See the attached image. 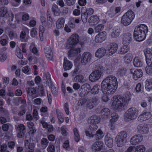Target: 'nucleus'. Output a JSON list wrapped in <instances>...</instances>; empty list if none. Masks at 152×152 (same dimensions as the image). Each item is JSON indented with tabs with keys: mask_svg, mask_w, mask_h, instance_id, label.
<instances>
[{
	"mask_svg": "<svg viewBox=\"0 0 152 152\" xmlns=\"http://www.w3.org/2000/svg\"><path fill=\"white\" fill-rule=\"evenodd\" d=\"M118 84L116 77L113 75H109L102 82V90L104 94H113L117 88Z\"/></svg>",
	"mask_w": 152,
	"mask_h": 152,
	"instance_id": "1",
	"label": "nucleus"
},
{
	"mask_svg": "<svg viewBox=\"0 0 152 152\" xmlns=\"http://www.w3.org/2000/svg\"><path fill=\"white\" fill-rule=\"evenodd\" d=\"M148 31V27L144 24H142L136 27L134 32V39L139 42L143 41L145 39Z\"/></svg>",
	"mask_w": 152,
	"mask_h": 152,
	"instance_id": "2",
	"label": "nucleus"
},
{
	"mask_svg": "<svg viewBox=\"0 0 152 152\" xmlns=\"http://www.w3.org/2000/svg\"><path fill=\"white\" fill-rule=\"evenodd\" d=\"M112 107L118 111L121 110L126 105L123 97L118 95L114 96L111 99Z\"/></svg>",
	"mask_w": 152,
	"mask_h": 152,
	"instance_id": "3",
	"label": "nucleus"
},
{
	"mask_svg": "<svg viewBox=\"0 0 152 152\" xmlns=\"http://www.w3.org/2000/svg\"><path fill=\"white\" fill-rule=\"evenodd\" d=\"M135 15L131 10H129L122 17L121 19V23L125 26L129 25L134 18Z\"/></svg>",
	"mask_w": 152,
	"mask_h": 152,
	"instance_id": "4",
	"label": "nucleus"
},
{
	"mask_svg": "<svg viewBox=\"0 0 152 152\" xmlns=\"http://www.w3.org/2000/svg\"><path fill=\"white\" fill-rule=\"evenodd\" d=\"M144 53L145 56V60L148 68L146 67L148 70L151 72L152 70V49L146 48L144 50Z\"/></svg>",
	"mask_w": 152,
	"mask_h": 152,
	"instance_id": "5",
	"label": "nucleus"
},
{
	"mask_svg": "<svg viewBox=\"0 0 152 152\" xmlns=\"http://www.w3.org/2000/svg\"><path fill=\"white\" fill-rule=\"evenodd\" d=\"M138 110L135 108H129L125 113V118L128 121L133 120L138 115Z\"/></svg>",
	"mask_w": 152,
	"mask_h": 152,
	"instance_id": "6",
	"label": "nucleus"
},
{
	"mask_svg": "<svg viewBox=\"0 0 152 152\" xmlns=\"http://www.w3.org/2000/svg\"><path fill=\"white\" fill-rule=\"evenodd\" d=\"M127 135V134L125 131L121 132L118 133L115 139L118 147H122L124 145Z\"/></svg>",
	"mask_w": 152,
	"mask_h": 152,
	"instance_id": "7",
	"label": "nucleus"
},
{
	"mask_svg": "<svg viewBox=\"0 0 152 152\" xmlns=\"http://www.w3.org/2000/svg\"><path fill=\"white\" fill-rule=\"evenodd\" d=\"M102 70L99 66L97 67L96 69L93 71L89 76L90 80L94 82L98 80L101 77L102 73Z\"/></svg>",
	"mask_w": 152,
	"mask_h": 152,
	"instance_id": "8",
	"label": "nucleus"
},
{
	"mask_svg": "<svg viewBox=\"0 0 152 152\" xmlns=\"http://www.w3.org/2000/svg\"><path fill=\"white\" fill-rule=\"evenodd\" d=\"M80 38L79 35L76 34L71 35L68 40L66 45L68 48L75 47L79 43Z\"/></svg>",
	"mask_w": 152,
	"mask_h": 152,
	"instance_id": "9",
	"label": "nucleus"
},
{
	"mask_svg": "<svg viewBox=\"0 0 152 152\" xmlns=\"http://www.w3.org/2000/svg\"><path fill=\"white\" fill-rule=\"evenodd\" d=\"M103 143L101 141H98L93 144L91 148L94 152H105Z\"/></svg>",
	"mask_w": 152,
	"mask_h": 152,
	"instance_id": "10",
	"label": "nucleus"
},
{
	"mask_svg": "<svg viewBox=\"0 0 152 152\" xmlns=\"http://www.w3.org/2000/svg\"><path fill=\"white\" fill-rule=\"evenodd\" d=\"M42 26L39 27V36L40 40L42 41L43 39V33L44 31L45 28L46 29H49L52 27V23L49 22H46Z\"/></svg>",
	"mask_w": 152,
	"mask_h": 152,
	"instance_id": "11",
	"label": "nucleus"
},
{
	"mask_svg": "<svg viewBox=\"0 0 152 152\" xmlns=\"http://www.w3.org/2000/svg\"><path fill=\"white\" fill-rule=\"evenodd\" d=\"M17 132V136L19 138L23 137L26 131L25 126L22 124H19L15 126Z\"/></svg>",
	"mask_w": 152,
	"mask_h": 152,
	"instance_id": "12",
	"label": "nucleus"
},
{
	"mask_svg": "<svg viewBox=\"0 0 152 152\" xmlns=\"http://www.w3.org/2000/svg\"><path fill=\"white\" fill-rule=\"evenodd\" d=\"M118 45L115 43H111L108 45L106 48V50L109 56H112L117 51Z\"/></svg>",
	"mask_w": 152,
	"mask_h": 152,
	"instance_id": "13",
	"label": "nucleus"
},
{
	"mask_svg": "<svg viewBox=\"0 0 152 152\" xmlns=\"http://www.w3.org/2000/svg\"><path fill=\"white\" fill-rule=\"evenodd\" d=\"M24 146L28 152H34L35 144L33 142H31L30 139L29 140H25Z\"/></svg>",
	"mask_w": 152,
	"mask_h": 152,
	"instance_id": "14",
	"label": "nucleus"
},
{
	"mask_svg": "<svg viewBox=\"0 0 152 152\" xmlns=\"http://www.w3.org/2000/svg\"><path fill=\"white\" fill-rule=\"evenodd\" d=\"M88 129V130L85 131V133L87 136L90 137H92L94 134L93 133L94 131H95L98 128V126L96 124H90Z\"/></svg>",
	"mask_w": 152,
	"mask_h": 152,
	"instance_id": "15",
	"label": "nucleus"
},
{
	"mask_svg": "<svg viewBox=\"0 0 152 152\" xmlns=\"http://www.w3.org/2000/svg\"><path fill=\"white\" fill-rule=\"evenodd\" d=\"M106 32L104 31L99 33L97 34L95 39V42L96 43H100L104 41L106 38Z\"/></svg>",
	"mask_w": 152,
	"mask_h": 152,
	"instance_id": "16",
	"label": "nucleus"
},
{
	"mask_svg": "<svg viewBox=\"0 0 152 152\" xmlns=\"http://www.w3.org/2000/svg\"><path fill=\"white\" fill-rule=\"evenodd\" d=\"M91 58V54L89 52L84 53L81 59V63L85 65L90 62Z\"/></svg>",
	"mask_w": 152,
	"mask_h": 152,
	"instance_id": "17",
	"label": "nucleus"
},
{
	"mask_svg": "<svg viewBox=\"0 0 152 152\" xmlns=\"http://www.w3.org/2000/svg\"><path fill=\"white\" fill-rule=\"evenodd\" d=\"M143 139V137L140 135H135L132 137L130 143L132 145H136L141 142Z\"/></svg>",
	"mask_w": 152,
	"mask_h": 152,
	"instance_id": "18",
	"label": "nucleus"
},
{
	"mask_svg": "<svg viewBox=\"0 0 152 152\" xmlns=\"http://www.w3.org/2000/svg\"><path fill=\"white\" fill-rule=\"evenodd\" d=\"M151 116V114L150 112L144 111L143 113L139 116L138 120L142 122L148 119Z\"/></svg>",
	"mask_w": 152,
	"mask_h": 152,
	"instance_id": "19",
	"label": "nucleus"
},
{
	"mask_svg": "<svg viewBox=\"0 0 152 152\" xmlns=\"http://www.w3.org/2000/svg\"><path fill=\"white\" fill-rule=\"evenodd\" d=\"M44 52L48 60H51L52 59L53 56V53L52 49L50 46H47L44 48Z\"/></svg>",
	"mask_w": 152,
	"mask_h": 152,
	"instance_id": "20",
	"label": "nucleus"
},
{
	"mask_svg": "<svg viewBox=\"0 0 152 152\" xmlns=\"http://www.w3.org/2000/svg\"><path fill=\"white\" fill-rule=\"evenodd\" d=\"M99 21V19L96 15L91 16L88 19V22L91 26H94L97 24Z\"/></svg>",
	"mask_w": 152,
	"mask_h": 152,
	"instance_id": "21",
	"label": "nucleus"
},
{
	"mask_svg": "<svg viewBox=\"0 0 152 152\" xmlns=\"http://www.w3.org/2000/svg\"><path fill=\"white\" fill-rule=\"evenodd\" d=\"M132 40V36L130 33H126L123 35V43L124 45H129Z\"/></svg>",
	"mask_w": 152,
	"mask_h": 152,
	"instance_id": "22",
	"label": "nucleus"
},
{
	"mask_svg": "<svg viewBox=\"0 0 152 152\" xmlns=\"http://www.w3.org/2000/svg\"><path fill=\"white\" fill-rule=\"evenodd\" d=\"M100 121V118L97 116L94 115L90 117L88 120L89 124H96L98 123Z\"/></svg>",
	"mask_w": 152,
	"mask_h": 152,
	"instance_id": "23",
	"label": "nucleus"
},
{
	"mask_svg": "<svg viewBox=\"0 0 152 152\" xmlns=\"http://www.w3.org/2000/svg\"><path fill=\"white\" fill-rule=\"evenodd\" d=\"M75 47L71 48V49L68 52L69 57H72L75 56L77 53H80L81 51L80 48H75Z\"/></svg>",
	"mask_w": 152,
	"mask_h": 152,
	"instance_id": "24",
	"label": "nucleus"
},
{
	"mask_svg": "<svg viewBox=\"0 0 152 152\" xmlns=\"http://www.w3.org/2000/svg\"><path fill=\"white\" fill-rule=\"evenodd\" d=\"M3 109V111L5 115V118L3 117H0V122L2 124L5 123L7 122H8L10 119V116L8 111L5 109Z\"/></svg>",
	"mask_w": 152,
	"mask_h": 152,
	"instance_id": "25",
	"label": "nucleus"
},
{
	"mask_svg": "<svg viewBox=\"0 0 152 152\" xmlns=\"http://www.w3.org/2000/svg\"><path fill=\"white\" fill-rule=\"evenodd\" d=\"M121 29L119 27L116 26L112 29V32L111 34V37L113 38H115L118 37L121 33Z\"/></svg>",
	"mask_w": 152,
	"mask_h": 152,
	"instance_id": "26",
	"label": "nucleus"
},
{
	"mask_svg": "<svg viewBox=\"0 0 152 152\" xmlns=\"http://www.w3.org/2000/svg\"><path fill=\"white\" fill-rule=\"evenodd\" d=\"M143 72L141 69H137L134 71L133 75V78L135 80H137L139 78L142 77Z\"/></svg>",
	"mask_w": 152,
	"mask_h": 152,
	"instance_id": "27",
	"label": "nucleus"
},
{
	"mask_svg": "<svg viewBox=\"0 0 152 152\" xmlns=\"http://www.w3.org/2000/svg\"><path fill=\"white\" fill-rule=\"evenodd\" d=\"M138 131L142 134H146L149 132V128L145 125H138L137 127Z\"/></svg>",
	"mask_w": 152,
	"mask_h": 152,
	"instance_id": "28",
	"label": "nucleus"
},
{
	"mask_svg": "<svg viewBox=\"0 0 152 152\" xmlns=\"http://www.w3.org/2000/svg\"><path fill=\"white\" fill-rule=\"evenodd\" d=\"M106 50L104 48L98 49L95 53V56L98 58H102L105 55Z\"/></svg>",
	"mask_w": 152,
	"mask_h": 152,
	"instance_id": "29",
	"label": "nucleus"
},
{
	"mask_svg": "<svg viewBox=\"0 0 152 152\" xmlns=\"http://www.w3.org/2000/svg\"><path fill=\"white\" fill-rule=\"evenodd\" d=\"M108 134L105 137V143L109 148H111L113 145V140L110 137Z\"/></svg>",
	"mask_w": 152,
	"mask_h": 152,
	"instance_id": "30",
	"label": "nucleus"
},
{
	"mask_svg": "<svg viewBox=\"0 0 152 152\" xmlns=\"http://www.w3.org/2000/svg\"><path fill=\"white\" fill-rule=\"evenodd\" d=\"M72 65L71 62L67 60L66 58H64L63 67L65 70L70 69L72 68Z\"/></svg>",
	"mask_w": 152,
	"mask_h": 152,
	"instance_id": "31",
	"label": "nucleus"
},
{
	"mask_svg": "<svg viewBox=\"0 0 152 152\" xmlns=\"http://www.w3.org/2000/svg\"><path fill=\"white\" fill-rule=\"evenodd\" d=\"M133 64L134 66L140 67L143 65V62L141 59L138 57H136L134 59Z\"/></svg>",
	"mask_w": 152,
	"mask_h": 152,
	"instance_id": "32",
	"label": "nucleus"
},
{
	"mask_svg": "<svg viewBox=\"0 0 152 152\" xmlns=\"http://www.w3.org/2000/svg\"><path fill=\"white\" fill-rule=\"evenodd\" d=\"M101 113L102 118L105 119L108 118L110 114V111L108 108H105L102 110Z\"/></svg>",
	"mask_w": 152,
	"mask_h": 152,
	"instance_id": "33",
	"label": "nucleus"
},
{
	"mask_svg": "<svg viewBox=\"0 0 152 152\" xmlns=\"http://www.w3.org/2000/svg\"><path fill=\"white\" fill-rule=\"evenodd\" d=\"M65 19L63 18H59L56 22V27L58 29H61L64 26Z\"/></svg>",
	"mask_w": 152,
	"mask_h": 152,
	"instance_id": "34",
	"label": "nucleus"
},
{
	"mask_svg": "<svg viewBox=\"0 0 152 152\" xmlns=\"http://www.w3.org/2000/svg\"><path fill=\"white\" fill-rule=\"evenodd\" d=\"M100 91V86L98 85H95L91 90V94L95 95L98 94Z\"/></svg>",
	"mask_w": 152,
	"mask_h": 152,
	"instance_id": "35",
	"label": "nucleus"
},
{
	"mask_svg": "<svg viewBox=\"0 0 152 152\" xmlns=\"http://www.w3.org/2000/svg\"><path fill=\"white\" fill-rule=\"evenodd\" d=\"M129 48L128 45H124L119 50V53L121 54H124L128 52Z\"/></svg>",
	"mask_w": 152,
	"mask_h": 152,
	"instance_id": "36",
	"label": "nucleus"
},
{
	"mask_svg": "<svg viewBox=\"0 0 152 152\" xmlns=\"http://www.w3.org/2000/svg\"><path fill=\"white\" fill-rule=\"evenodd\" d=\"M145 87L148 91L152 89V79H147L145 81Z\"/></svg>",
	"mask_w": 152,
	"mask_h": 152,
	"instance_id": "37",
	"label": "nucleus"
},
{
	"mask_svg": "<svg viewBox=\"0 0 152 152\" xmlns=\"http://www.w3.org/2000/svg\"><path fill=\"white\" fill-rule=\"evenodd\" d=\"M96 140L101 139L104 136L103 132L101 129L98 130L94 134Z\"/></svg>",
	"mask_w": 152,
	"mask_h": 152,
	"instance_id": "38",
	"label": "nucleus"
},
{
	"mask_svg": "<svg viewBox=\"0 0 152 152\" xmlns=\"http://www.w3.org/2000/svg\"><path fill=\"white\" fill-rule=\"evenodd\" d=\"M51 9L53 13L55 16H58L60 14V10L58 6L56 4H53L52 7Z\"/></svg>",
	"mask_w": 152,
	"mask_h": 152,
	"instance_id": "39",
	"label": "nucleus"
},
{
	"mask_svg": "<svg viewBox=\"0 0 152 152\" xmlns=\"http://www.w3.org/2000/svg\"><path fill=\"white\" fill-rule=\"evenodd\" d=\"M81 86L86 92L87 95L88 94L90 91H91V86L89 84L85 83L82 85Z\"/></svg>",
	"mask_w": 152,
	"mask_h": 152,
	"instance_id": "40",
	"label": "nucleus"
},
{
	"mask_svg": "<svg viewBox=\"0 0 152 152\" xmlns=\"http://www.w3.org/2000/svg\"><path fill=\"white\" fill-rule=\"evenodd\" d=\"M8 12L7 10L5 7H2L0 8V16L1 17H5Z\"/></svg>",
	"mask_w": 152,
	"mask_h": 152,
	"instance_id": "41",
	"label": "nucleus"
},
{
	"mask_svg": "<svg viewBox=\"0 0 152 152\" xmlns=\"http://www.w3.org/2000/svg\"><path fill=\"white\" fill-rule=\"evenodd\" d=\"M1 38L2 39L0 41L1 44L3 46L6 45L8 43V37L6 35H3L1 36Z\"/></svg>",
	"mask_w": 152,
	"mask_h": 152,
	"instance_id": "42",
	"label": "nucleus"
},
{
	"mask_svg": "<svg viewBox=\"0 0 152 152\" xmlns=\"http://www.w3.org/2000/svg\"><path fill=\"white\" fill-rule=\"evenodd\" d=\"M126 71V69L125 68L122 67L118 69L117 74L120 76H123L124 75Z\"/></svg>",
	"mask_w": 152,
	"mask_h": 152,
	"instance_id": "43",
	"label": "nucleus"
},
{
	"mask_svg": "<svg viewBox=\"0 0 152 152\" xmlns=\"http://www.w3.org/2000/svg\"><path fill=\"white\" fill-rule=\"evenodd\" d=\"M26 91L28 95L32 96L36 93V89L34 88H28L26 89Z\"/></svg>",
	"mask_w": 152,
	"mask_h": 152,
	"instance_id": "44",
	"label": "nucleus"
},
{
	"mask_svg": "<svg viewBox=\"0 0 152 152\" xmlns=\"http://www.w3.org/2000/svg\"><path fill=\"white\" fill-rule=\"evenodd\" d=\"M73 132L75 135V141L78 142L80 140V138L78 131L76 128H75L73 129Z\"/></svg>",
	"mask_w": 152,
	"mask_h": 152,
	"instance_id": "45",
	"label": "nucleus"
},
{
	"mask_svg": "<svg viewBox=\"0 0 152 152\" xmlns=\"http://www.w3.org/2000/svg\"><path fill=\"white\" fill-rule=\"evenodd\" d=\"M84 79V77L82 75H76L74 78L73 81L74 82H78L79 83H82L83 80Z\"/></svg>",
	"mask_w": 152,
	"mask_h": 152,
	"instance_id": "46",
	"label": "nucleus"
},
{
	"mask_svg": "<svg viewBox=\"0 0 152 152\" xmlns=\"http://www.w3.org/2000/svg\"><path fill=\"white\" fill-rule=\"evenodd\" d=\"M111 118L110 121V122L114 123L118 119V115L116 113H115L111 114Z\"/></svg>",
	"mask_w": 152,
	"mask_h": 152,
	"instance_id": "47",
	"label": "nucleus"
},
{
	"mask_svg": "<svg viewBox=\"0 0 152 152\" xmlns=\"http://www.w3.org/2000/svg\"><path fill=\"white\" fill-rule=\"evenodd\" d=\"M131 55L130 54H127L124 57V59L125 62L126 64H129L131 61Z\"/></svg>",
	"mask_w": 152,
	"mask_h": 152,
	"instance_id": "48",
	"label": "nucleus"
},
{
	"mask_svg": "<svg viewBox=\"0 0 152 152\" xmlns=\"http://www.w3.org/2000/svg\"><path fill=\"white\" fill-rule=\"evenodd\" d=\"M38 89L39 93L41 96L45 95V93L44 89V86L42 85H40L38 86Z\"/></svg>",
	"mask_w": 152,
	"mask_h": 152,
	"instance_id": "49",
	"label": "nucleus"
},
{
	"mask_svg": "<svg viewBox=\"0 0 152 152\" xmlns=\"http://www.w3.org/2000/svg\"><path fill=\"white\" fill-rule=\"evenodd\" d=\"M87 99L85 98L80 99L78 101L77 105L80 107L84 106L85 104H86Z\"/></svg>",
	"mask_w": 152,
	"mask_h": 152,
	"instance_id": "50",
	"label": "nucleus"
},
{
	"mask_svg": "<svg viewBox=\"0 0 152 152\" xmlns=\"http://www.w3.org/2000/svg\"><path fill=\"white\" fill-rule=\"evenodd\" d=\"M48 143V140L45 138H42L41 141V145L44 148H45L47 146Z\"/></svg>",
	"mask_w": 152,
	"mask_h": 152,
	"instance_id": "51",
	"label": "nucleus"
},
{
	"mask_svg": "<svg viewBox=\"0 0 152 152\" xmlns=\"http://www.w3.org/2000/svg\"><path fill=\"white\" fill-rule=\"evenodd\" d=\"M86 106L87 108L90 109H91L94 107V106L93 103L92 102L91 99H87Z\"/></svg>",
	"mask_w": 152,
	"mask_h": 152,
	"instance_id": "52",
	"label": "nucleus"
},
{
	"mask_svg": "<svg viewBox=\"0 0 152 152\" xmlns=\"http://www.w3.org/2000/svg\"><path fill=\"white\" fill-rule=\"evenodd\" d=\"M48 152H55V146L52 143H50L47 148Z\"/></svg>",
	"mask_w": 152,
	"mask_h": 152,
	"instance_id": "53",
	"label": "nucleus"
},
{
	"mask_svg": "<svg viewBox=\"0 0 152 152\" xmlns=\"http://www.w3.org/2000/svg\"><path fill=\"white\" fill-rule=\"evenodd\" d=\"M104 28V25L102 24H99L95 27L94 29L96 32H98L102 31Z\"/></svg>",
	"mask_w": 152,
	"mask_h": 152,
	"instance_id": "54",
	"label": "nucleus"
},
{
	"mask_svg": "<svg viewBox=\"0 0 152 152\" xmlns=\"http://www.w3.org/2000/svg\"><path fill=\"white\" fill-rule=\"evenodd\" d=\"M145 151V147L143 145H140L136 147L135 152H144Z\"/></svg>",
	"mask_w": 152,
	"mask_h": 152,
	"instance_id": "55",
	"label": "nucleus"
},
{
	"mask_svg": "<svg viewBox=\"0 0 152 152\" xmlns=\"http://www.w3.org/2000/svg\"><path fill=\"white\" fill-rule=\"evenodd\" d=\"M88 16L85 12L82 13L81 18L83 23H85L87 22Z\"/></svg>",
	"mask_w": 152,
	"mask_h": 152,
	"instance_id": "56",
	"label": "nucleus"
},
{
	"mask_svg": "<svg viewBox=\"0 0 152 152\" xmlns=\"http://www.w3.org/2000/svg\"><path fill=\"white\" fill-rule=\"evenodd\" d=\"M10 125V124L9 123L3 124L2 126V128L3 131L4 132H7L9 129Z\"/></svg>",
	"mask_w": 152,
	"mask_h": 152,
	"instance_id": "57",
	"label": "nucleus"
},
{
	"mask_svg": "<svg viewBox=\"0 0 152 152\" xmlns=\"http://www.w3.org/2000/svg\"><path fill=\"white\" fill-rule=\"evenodd\" d=\"M78 94L81 97H83L87 95L81 86L78 92Z\"/></svg>",
	"mask_w": 152,
	"mask_h": 152,
	"instance_id": "58",
	"label": "nucleus"
},
{
	"mask_svg": "<svg viewBox=\"0 0 152 152\" xmlns=\"http://www.w3.org/2000/svg\"><path fill=\"white\" fill-rule=\"evenodd\" d=\"M33 117L36 121H37L39 118L38 112L36 109H34L33 110Z\"/></svg>",
	"mask_w": 152,
	"mask_h": 152,
	"instance_id": "59",
	"label": "nucleus"
},
{
	"mask_svg": "<svg viewBox=\"0 0 152 152\" xmlns=\"http://www.w3.org/2000/svg\"><path fill=\"white\" fill-rule=\"evenodd\" d=\"M68 25L69 26L72 28H74L75 27V24L74 21V20H72V18H70L68 22Z\"/></svg>",
	"mask_w": 152,
	"mask_h": 152,
	"instance_id": "60",
	"label": "nucleus"
},
{
	"mask_svg": "<svg viewBox=\"0 0 152 152\" xmlns=\"http://www.w3.org/2000/svg\"><path fill=\"white\" fill-rule=\"evenodd\" d=\"M31 36L33 37H35L37 35V31L35 28H33L31 31Z\"/></svg>",
	"mask_w": 152,
	"mask_h": 152,
	"instance_id": "61",
	"label": "nucleus"
},
{
	"mask_svg": "<svg viewBox=\"0 0 152 152\" xmlns=\"http://www.w3.org/2000/svg\"><path fill=\"white\" fill-rule=\"evenodd\" d=\"M7 145L5 144H0V152H4L7 149Z\"/></svg>",
	"mask_w": 152,
	"mask_h": 152,
	"instance_id": "62",
	"label": "nucleus"
},
{
	"mask_svg": "<svg viewBox=\"0 0 152 152\" xmlns=\"http://www.w3.org/2000/svg\"><path fill=\"white\" fill-rule=\"evenodd\" d=\"M64 109L67 115H69V105L67 102L66 103L64 106Z\"/></svg>",
	"mask_w": 152,
	"mask_h": 152,
	"instance_id": "63",
	"label": "nucleus"
},
{
	"mask_svg": "<svg viewBox=\"0 0 152 152\" xmlns=\"http://www.w3.org/2000/svg\"><path fill=\"white\" fill-rule=\"evenodd\" d=\"M85 12L88 16H89L93 14L94 12V11L93 9L89 8L87 9L86 12Z\"/></svg>",
	"mask_w": 152,
	"mask_h": 152,
	"instance_id": "64",
	"label": "nucleus"
}]
</instances>
